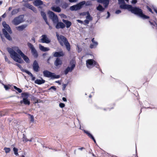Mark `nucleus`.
I'll use <instances>...</instances> for the list:
<instances>
[{
	"mask_svg": "<svg viewBox=\"0 0 157 157\" xmlns=\"http://www.w3.org/2000/svg\"><path fill=\"white\" fill-rule=\"evenodd\" d=\"M7 50L10 54L11 58L14 61L19 63H22L23 62L20 55L15 52L13 49L7 48Z\"/></svg>",
	"mask_w": 157,
	"mask_h": 157,
	"instance_id": "nucleus-1",
	"label": "nucleus"
},
{
	"mask_svg": "<svg viewBox=\"0 0 157 157\" xmlns=\"http://www.w3.org/2000/svg\"><path fill=\"white\" fill-rule=\"evenodd\" d=\"M132 13L136 14L143 19H148V16H147L143 13L142 10L138 7H133L131 6L130 11Z\"/></svg>",
	"mask_w": 157,
	"mask_h": 157,
	"instance_id": "nucleus-2",
	"label": "nucleus"
},
{
	"mask_svg": "<svg viewBox=\"0 0 157 157\" xmlns=\"http://www.w3.org/2000/svg\"><path fill=\"white\" fill-rule=\"evenodd\" d=\"M44 76L47 78H51V79L58 78L60 77L59 75H56L54 73L50 72L47 70H44L43 72Z\"/></svg>",
	"mask_w": 157,
	"mask_h": 157,
	"instance_id": "nucleus-3",
	"label": "nucleus"
},
{
	"mask_svg": "<svg viewBox=\"0 0 157 157\" xmlns=\"http://www.w3.org/2000/svg\"><path fill=\"white\" fill-rule=\"evenodd\" d=\"M23 100H21L20 103L21 105L24 104L25 105H29L30 104V101L28 99L29 94L27 93H22L21 94Z\"/></svg>",
	"mask_w": 157,
	"mask_h": 157,
	"instance_id": "nucleus-4",
	"label": "nucleus"
},
{
	"mask_svg": "<svg viewBox=\"0 0 157 157\" xmlns=\"http://www.w3.org/2000/svg\"><path fill=\"white\" fill-rule=\"evenodd\" d=\"M86 65L87 67L91 68L94 66L99 68V66L98 64L93 59H89L86 61Z\"/></svg>",
	"mask_w": 157,
	"mask_h": 157,
	"instance_id": "nucleus-5",
	"label": "nucleus"
},
{
	"mask_svg": "<svg viewBox=\"0 0 157 157\" xmlns=\"http://www.w3.org/2000/svg\"><path fill=\"white\" fill-rule=\"evenodd\" d=\"M24 16L20 15L15 17L12 21V23L15 25H17L24 21Z\"/></svg>",
	"mask_w": 157,
	"mask_h": 157,
	"instance_id": "nucleus-6",
	"label": "nucleus"
},
{
	"mask_svg": "<svg viewBox=\"0 0 157 157\" xmlns=\"http://www.w3.org/2000/svg\"><path fill=\"white\" fill-rule=\"evenodd\" d=\"M86 3L85 1L80 2L76 5H73L70 7V9L71 11L77 10L80 9L83 5H84Z\"/></svg>",
	"mask_w": 157,
	"mask_h": 157,
	"instance_id": "nucleus-7",
	"label": "nucleus"
},
{
	"mask_svg": "<svg viewBox=\"0 0 157 157\" xmlns=\"http://www.w3.org/2000/svg\"><path fill=\"white\" fill-rule=\"evenodd\" d=\"M49 18L52 20L54 23H56L58 21V18L57 15L53 12L49 11L48 12Z\"/></svg>",
	"mask_w": 157,
	"mask_h": 157,
	"instance_id": "nucleus-8",
	"label": "nucleus"
},
{
	"mask_svg": "<svg viewBox=\"0 0 157 157\" xmlns=\"http://www.w3.org/2000/svg\"><path fill=\"white\" fill-rule=\"evenodd\" d=\"M27 45L28 47L31 49V53L33 56L36 58L38 56V54L33 45L29 42H28Z\"/></svg>",
	"mask_w": 157,
	"mask_h": 157,
	"instance_id": "nucleus-9",
	"label": "nucleus"
},
{
	"mask_svg": "<svg viewBox=\"0 0 157 157\" xmlns=\"http://www.w3.org/2000/svg\"><path fill=\"white\" fill-rule=\"evenodd\" d=\"M70 64L71 65V67H67L64 71V74L65 75H67L69 72H71L75 67V62L74 60L71 61Z\"/></svg>",
	"mask_w": 157,
	"mask_h": 157,
	"instance_id": "nucleus-10",
	"label": "nucleus"
},
{
	"mask_svg": "<svg viewBox=\"0 0 157 157\" xmlns=\"http://www.w3.org/2000/svg\"><path fill=\"white\" fill-rule=\"evenodd\" d=\"M56 36L58 40L60 43V45L63 46V44L66 42L67 40L66 38L64 36L62 35H60V36L57 33Z\"/></svg>",
	"mask_w": 157,
	"mask_h": 157,
	"instance_id": "nucleus-11",
	"label": "nucleus"
},
{
	"mask_svg": "<svg viewBox=\"0 0 157 157\" xmlns=\"http://www.w3.org/2000/svg\"><path fill=\"white\" fill-rule=\"evenodd\" d=\"M16 52L21 56L26 63H29L30 62L29 59V58L25 56L20 50L18 49L16 50Z\"/></svg>",
	"mask_w": 157,
	"mask_h": 157,
	"instance_id": "nucleus-12",
	"label": "nucleus"
},
{
	"mask_svg": "<svg viewBox=\"0 0 157 157\" xmlns=\"http://www.w3.org/2000/svg\"><path fill=\"white\" fill-rule=\"evenodd\" d=\"M41 38L39 40V42L42 43L48 44L51 42V40L46 35H43L41 36Z\"/></svg>",
	"mask_w": 157,
	"mask_h": 157,
	"instance_id": "nucleus-13",
	"label": "nucleus"
},
{
	"mask_svg": "<svg viewBox=\"0 0 157 157\" xmlns=\"http://www.w3.org/2000/svg\"><path fill=\"white\" fill-rule=\"evenodd\" d=\"M110 0H97V2L99 3L103 4L105 8H107L109 4Z\"/></svg>",
	"mask_w": 157,
	"mask_h": 157,
	"instance_id": "nucleus-14",
	"label": "nucleus"
},
{
	"mask_svg": "<svg viewBox=\"0 0 157 157\" xmlns=\"http://www.w3.org/2000/svg\"><path fill=\"white\" fill-rule=\"evenodd\" d=\"M24 6L27 8L31 9L35 13H36L37 12V10L34 7L29 3L25 4Z\"/></svg>",
	"mask_w": 157,
	"mask_h": 157,
	"instance_id": "nucleus-15",
	"label": "nucleus"
},
{
	"mask_svg": "<svg viewBox=\"0 0 157 157\" xmlns=\"http://www.w3.org/2000/svg\"><path fill=\"white\" fill-rule=\"evenodd\" d=\"M33 70L36 72H38L39 71V67L38 64L36 60H35L33 65Z\"/></svg>",
	"mask_w": 157,
	"mask_h": 157,
	"instance_id": "nucleus-16",
	"label": "nucleus"
},
{
	"mask_svg": "<svg viewBox=\"0 0 157 157\" xmlns=\"http://www.w3.org/2000/svg\"><path fill=\"white\" fill-rule=\"evenodd\" d=\"M2 25L3 27L5 28V29L6 30L10 33H12L11 30L9 25L6 24L5 21H4L2 23Z\"/></svg>",
	"mask_w": 157,
	"mask_h": 157,
	"instance_id": "nucleus-17",
	"label": "nucleus"
},
{
	"mask_svg": "<svg viewBox=\"0 0 157 157\" xmlns=\"http://www.w3.org/2000/svg\"><path fill=\"white\" fill-rule=\"evenodd\" d=\"M2 31L5 37L8 40H11L12 39V38L10 35L8 34L6 30L5 29H3Z\"/></svg>",
	"mask_w": 157,
	"mask_h": 157,
	"instance_id": "nucleus-18",
	"label": "nucleus"
},
{
	"mask_svg": "<svg viewBox=\"0 0 157 157\" xmlns=\"http://www.w3.org/2000/svg\"><path fill=\"white\" fill-rule=\"evenodd\" d=\"M131 5L128 4H122L120 5V8L122 9H127L129 11H130V10L131 7Z\"/></svg>",
	"mask_w": 157,
	"mask_h": 157,
	"instance_id": "nucleus-19",
	"label": "nucleus"
},
{
	"mask_svg": "<svg viewBox=\"0 0 157 157\" xmlns=\"http://www.w3.org/2000/svg\"><path fill=\"white\" fill-rule=\"evenodd\" d=\"M91 41L93 43L90 45V48H96L98 45V43L97 41H95L94 40V38H93Z\"/></svg>",
	"mask_w": 157,
	"mask_h": 157,
	"instance_id": "nucleus-20",
	"label": "nucleus"
},
{
	"mask_svg": "<svg viewBox=\"0 0 157 157\" xmlns=\"http://www.w3.org/2000/svg\"><path fill=\"white\" fill-rule=\"evenodd\" d=\"M53 56L55 57H60V56H63L64 55V53L62 51L53 52Z\"/></svg>",
	"mask_w": 157,
	"mask_h": 157,
	"instance_id": "nucleus-21",
	"label": "nucleus"
},
{
	"mask_svg": "<svg viewBox=\"0 0 157 157\" xmlns=\"http://www.w3.org/2000/svg\"><path fill=\"white\" fill-rule=\"evenodd\" d=\"M56 26V27L57 29L59 28L63 29L65 27V25L62 22H58Z\"/></svg>",
	"mask_w": 157,
	"mask_h": 157,
	"instance_id": "nucleus-22",
	"label": "nucleus"
},
{
	"mask_svg": "<svg viewBox=\"0 0 157 157\" xmlns=\"http://www.w3.org/2000/svg\"><path fill=\"white\" fill-rule=\"evenodd\" d=\"M40 13L42 17L46 22V24L48 25H49V23L47 21V19L45 13L44 12L41 11L40 12Z\"/></svg>",
	"mask_w": 157,
	"mask_h": 157,
	"instance_id": "nucleus-23",
	"label": "nucleus"
},
{
	"mask_svg": "<svg viewBox=\"0 0 157 157\" xmlns=\"http://www.w3.org/2000/svg\"><path fill=\"white\" fill-rule=\"evenodd\" d=\"M62 63V62L60 59L57 58L55 61L54 64L56 66L61 65Z\"/></svg>",
	"mask_w": 157,
	"mask_h": 157,
	"instance_id": "nucleus-24",
	"label": "nucleus"
},
{
	"mask_svg": "<svg viewBox=\"0 0 157 157\" xmlns=\"http://www.w3.org/2000/svg\"><path fill=\"white\" fill-rule=\"evenodd\" d=\"M33 4L36 6H39L43 4V2L40 0H36L33 2Z\"/></svg>",
	"mask_w": 157,
	"mask_h": 157,
	"instance_id": "nucleus-25",
	"label": "nucleus"
},
{
	"mask_svg": "<svg viewBox=\"0 0 157 157\" xmlns=\"http://www.w3.org/2000/svg\"><path fill=\"white\" fill-rule=\"evenodd\" d=\"M39 48L41 51L43 52H46L50 50V49L49 48L44 47L40 44H39Z\"/></svg>",
	"mask_w": 157,
	"mask_h": 157,
	"instance_id": "nucleus-26",
	"label": "nucleus"
},
{
	"mask_svg": "<svg viewBox=\"0 0 157 157\" xmlns=\"http://www.w3.org/2000/svg\"><path fill=\"white\" fill-rule=\"evenodd\" d=\"M45 80L43 79L42 78H41V79H37L35 81V83L36 84L40 85L44 83Z\"/></svg>",
	"mask_w": 157,
	"mask_h": 157,
	"instance_id": "nucleus-27",
	"label": "nucleus"
},
{
	"mask_svg": "<svg viewBox=\"0 0 157 157\" xmlns=\"http://www.w3.org/2000/svg\"><path fill=\"white\" fill-rule=\"evenodd\" d=\"M52 10L55 12L59 13L61 11L60 8L59 6H52L51 7Z\"/></svg>",
	"mask_w": 157,
	"mask_h": 157,
	"instance_id": "nucleus-28",
	"label": "nucleus"
},
{
	"mask_svg": "<svg viewBox=\"0 0 157 157\" xmlns=\"http://www.w3.org/2000/svg\"><path fill=\"white\" fill-rule=\"evenodd\" d=\"M62 21L66 24L67 28H69L71 25V23L69 21L63 19Z\"/></svg>",
	"mask_w": 157,
	"mask_h": 157,
	"instance_id": "nucleus-29",
	"label": "nucleus"
},
{
	"mask_svg": "<svg viewBox=\"0 0 157 157\" xmlns=\"http://www.w3.org/2000/svg\"><path fill=\"white\" fill-rule=\"evenodd\" d=\"M84 132L86 134L88 135V136H89L94 140V142L95 143H96V141L95 139H94V138L90 133L88 131L86 130H84Z\"/></svg>",
	"mask_w": 157,
	"mask_h": 157,
	"instance_id": "nucleus-30",
	"label": "nucleus"
},
{
	"mask_svg": "<svg viewBox=\"0 0 157 157\" xmlns=\"http://www.w3.org/2000/svg\"><path fill=\"white\" fill-rule=\"evenodd\" d=\"M27 26V25H22L16 27L17 29L19 31H21L23 30Z\"/></svg>",
	"mask_w": 157,
	"mask_h": 157,
	"instance_id": "nucleus-31",
	"label": "nucleus"
},
{
	"mask_svg": "<svg viewBox=\"0 0 157 157\" xmlns=\"http://www.w3.org/2000/svg\"><path fill=\"white\" fill-rule=\"evenodd\" d=\"M25 72L28 75H29L31 78L32 80L33 81H34L35 80L36 78L35 77L33 76V74L30 72H29L28 71H25Z\"/></svg>",
	"mask_w": 157,
	"mask_h": 157,
	"instance_id": "nucleus-32",
	"label": "nucleus"
},
{
	"mask_svg": "<svg viewBox=\"0 0 157 157\" xmlns=\"http://www.w3.org/2000/svg\"><path fill=\"white\" fill-rule=\"evenodd\" d=\"M97 10L101 11L103 12L105 10V8H103L101 5L99 4L98 6L97 7Z\"/></svg>",
	"mask_w": 157,
	"mask_h": 157,
	"instance_id": "nucleus-33",
	"label": "nucleus"
},
{
	"mask_svg": "<svg viewBox=\"0 0 157 157\" xmlns=\"http://www.w3.org/2000/svg\"><path fill=\"white\" fill-rule=\"evenodd\" d=\"M65 45L68 51H70L71 49V47L69 43L68 42V41H67L66 42H65L64 44Z\"/></svg>",
	"mask_w": 157,
	"mask_h": 157,
	"instance_id": "nucleus-34",
	"label": "nucleus"
},
{
	"mask_svg": "<svg viewBox=\"0 0 157 157\" xmlns=\"http://www.w3.org/2000/svg\"><path fill=\"white\" fill-rule=\"evenodd\" d=\"M19 11V9H14L12 10L11 13L12 15H13L17 13Z\"/></svg>",
	"mask_w": 157,
	"mask_h": 157,
	"instance_id": "nucleus-35",
	"label": "nucleus"
},
{
	"mask_svg": "<svg viewBox=\"0 0 157 157\" xmlns=\"http://www.w3.org/2000/svg\"><path fill=\"white\" fill-rule=\"evenodd\" d=\"M87 15L86 17V18L87 20H88L89 21H92V17L90 16V14L89 12L87 13Z\"/></svg>",
	"mask_w": 157,
	"mask_h": 157,
	"instance_id": "nucleus-36",
	"label": "nucleus"
},
{
	"mask_svg": "<svg viewBox=\"0 0 157 157\" xmlns=\"http://www.w3.org/2000/svg\"><path fill=\"white\" fill-rule=\"evenodd\" d=\"M15 65H16V66H17V67H18L19 68L21 69V71H23L24 72H25V71H27V70L24 69L19 64L16 63L15 64Z\"/></svg>",
	"mask_w": 157,
	"mask_h": 157,
	"instance_id": "nucleus-37",
	"label": "nucleus"
},
{
	"mask_svg": "<svg viewBox=\"0 0 157 157\" xmlns=\"http://www.w3.org/2000/svg\"><path fill=\"white\" fill-rule=\"evenodd\" d=\"M18 149L16 147H14L13 148V151L14 152V154L16 155H18Z\"/></svg>",
	"mask_w": 157,
	"mask_h": 157,
	"instance_id": "nucleus-38",
	"label": "nucleus"
},
{
	"mask_svg": "<svg viewBox=\"0 0 157 157\" xmlns=\"http://www.w3.org/2000/svg\"><path fill=\"white\" fill-rule=\"evenodd\" d=\"M68 6V5L66 2L63 3L62 5V8L64 9H66Z\"/></svg>",
	"mask_w": 157,
	"mask_h": 157,
	"instance_id": "nucleus-39",
	"label": "nucleus"
},
{
	"mask_svg": "<svg viewBox=\"0 0 157 157\" xmlns=\"http://www.w3.org/2000/svg\"><path fill=\"white\" fill-rule=\"evenodd\" d=\"M13 87L16 90H17L19 93H21L22 92V90L20 89L17 88L15 86H14Z\"/></svg>",
	"mask_w": 157,
	"mask_h": 157,
	"instance_id": "nucleus-40",
	"label": "nucleus"
},
{
	"mask_svg": "<svg viewBox=\"0 0 157 157\" xmlns=\"http://www.w3.org/2000/svg\"><path fill=\"white\" fill-rule=\"evenodd\" d=\"M4 150H5V152L6 153H7L10 152V148L5 147L4 148Z\"/></svg>",
	"mask_w": 157,
	"mask_h": 157,
	"instance_id": "nucleus-41",
	"label": "nucleus"
},
{
	"mask_svg": "<svg viewBox=\"0 0 157 157\" xmlns=\"http://www.w3.org/2000/svg\"><path fill=\"white\" fill-rule=\"evenodd\" d=\"M4 58L5 61L6 62H7L9 64H10L11 63V62L9 60V59L6 56H4Z\"/></svg>",
	"mask_w": 157,
	"mask_h": 157,
	"instance_id": "nucleus-42",
	"label": "nucleus"
},
{
	"mask_svg": "<svg viewBox=\"0 0 157 157\" xmlns=\"http://www.w3.org/2000/svg\"><path fill=\"white\" fill-rule=\"evenodd\" d=\"M28 115L30 117V121L32 122H33L34 121V118L33 116V115H31L29 114H28Z\"/></svg>",
	"mask_w": 157,
	"mask_h": 157,
	"instance_id": "nucleus-43",
	"label": "nucleus"
},
{
	"mask_svg": "<svg viewBox=\"0 0 157 157\" xmlns=\"http://www.w3.org/2000/svg\"><path fill=\"white\" fill-rule=\"evenodd\" d=\"M23 135V140L24 141H25L26 142L28 141L29 140L27 139V138H26V136L24 134Z\"/></svg>",
	"mask_w": 157,
	"mask_h": 157,
	"instance_id": "nucleus-44",
	"label": "nucleus"
},
{
	"mask_svg": "<svg viewBox=\"0 0 157 157\" xmlns=\"http://www.w3.org/2000/svg\"><path fill=\"white\" fill-rule=\"evenodd\" d=\"M60 15L62 18H63L65 19L67 18V16L64 14H61Z\"/></svg>",
	"mask_w": 157,
	"mask_h": 157,
	"instance_id": "nucleus-45",
	"label": "nucleus"
},
{
	"mask_svg": "<svg viewBox=\"0 0 157 157\" xmlns=\"http://www.w3.org/2000/svg\"><path fill=\"white\" fill-rule=\"evenodd\" d=\"M59 106L61 108H63L65 106V105L64 103H60L59 104Z\"/></svg>",
	"mask_w": 157,
	"mask_h": 157,
	"instance_id": "nucleus-46",
	"label": "nucleus"
},
{
	"mask_svg": "<svg viewBox=\"0 0 157 157\" xmlns=\"http://www.w3.org/2000/svg\"><path fill=\"white\" fill-rule=\"evenodd\" d=\"M85 23H83L84 25H86V24H88L89 23V21L87 19L85 20L84 21Z\"/></svg>",
	"mask_w": 157,
	"mask_h": 157,
	"instance_id": "nucleus-47",
	"label": "nucleus"
},
{
	"mask_svg": "<svg viewBox=\"0 0 157 157\" xmlns=\"http://www.w3.org/2000/svg\"><path fill=\"white\" fill-rule=\"evenodd\" d=\"M119 4H124V0H118Z\"/></svg>",
	"mask_w": 157,
	"mask_h": 157,
	"instance_id": "nucleus-48",
	"label": "nucleus"
},
{
	"mask_svg": "<svg viewBox=\"0 0 157 157\" xmlns=\"http://www.w3.org/2000/svg\"><path fill=\"white\" fill-rule=\"evenodd\" d=\"M77 47L78 48V52H80L82 50V49L81 48H80L78 45H77Z\"/></svg>",
	"mask_w": 157,
	"mask_h": 157,
	"instance_id": "nucleus-49",
	"label": "nucleus"
},
{
	"mask_svg": "<svg viewBox=\"0 0 157 157\" xmlns=\"http://www.w3.org/2000/svg\"><path fill=\"white\" fill-rule=\"evenodd\" d=\"M68 1L71 3L76 2L78 0H68Z\"/></svg>",
	"mask_w": 157,
	"mask_h": 157,
	"instance_id": "nucleus-50",
	"label": "nucleus"
},
{
	"mask_svg": "<svg viewBox=\"0 0 157 157\" xmlns=\"http://www.w3.org/2000/svg\"><path fill=\"white\" fill-rule=\"evenodd\" d=\"M137 2V0H132V3L133 4H135Z\"/></svg>",
	"mask_w": 157,
	"mask_h": 157,
	"instance_id": "nucleus-51",
	"label": "nucleus"
},
{
	"mask_svg": "<svg viewBox=\"0 0 157 157\" xmlns=\"http://www.w3.org/2000/svg\"><path fill=\"white\" fill-rule=\"evenodd\" d=\"M52 89H53V90H56V89L55 86H51L50 87V88L49 89V90H51Z\"/></svg>",
	"mask_w": 157,
	"mask_h": 157,
	"instance_id": "nucleus-52",
	"label": "nucleus"
},
{
	"mask_svg": "<svg viewBox=\"0 0 157 157\" xmlns=\"http://www.w3.org/2000/svg\"><path fill=\"white\" fill-rule=\"evenodd\" d=\"M121 12V11L120 10H117L116 11L115 13L116 14H118L120 13Z\"/></svg>",
	"mask_w": 157,
	"mask_h": 157,
	"instance_id": "nucleus-53",
	"label": "nucleus"
},
{
	"mask_svg": "<svg viewBox=\"0 0 157 157\" xmlns=\"http://www.w3.org/2000/svg\"><path fill=\"white\" fill-rule=\"evenodd\" d=\"M5 115V113H3L2 112H0V117L4 116Z\"/></svg>",
	"mask_w": 157,
	"mask_h": 157,
	"instance_id": "nucleus-54",
	"label": "nucleus"
},
{
	"mask_svg": "<svg viewBox=\"0 0 157 157\" xmlns=\"http://www.w3.org/2000/svg\"><path fill=\"white\" fill-rule=\"evenodd\" d=\"M77 21L78 22V23H81V24H83V22L82 21H81L80 20H77Z\"/></svg>",
	"mask_w": 157,
	"mask_h": 157,
	"instance_id": "nucleus-55",
	"label": "nucleus"
},
{
	"mask_svg": "<svg viewBox=\"0 0 157 157\" xmlns=\"http://www.w3.org/2000/svg\"><path fill=\"white\" fill-rule=\"evenodd\" d=\"M31 98V100H33V101H36V98L34 97V96H32Z\"/></svg>",
	"mask_w": 157,
	"mask_h": 157,
	"instance_id": "nucleus-56",
	"label": "nucleus"
},
{
	"mask_svg": "<svg viewBox=\"0 0 157 157\" xmlns=\"http://www.w3.org/2000/svg\"><path fill=\"white\" fill-rule=\"evenodd\" d=\"M4 87L5 89L6 90H7L8 89H9V87L6 85H4Z\"/></svg>",
	"mask_w": 157,
	"mask_h": 157,
	"instance_id": "nucleus-57",
	"label": "nucleus"
},
{
	"mask_svg": "<svg viewBox=\"0 0 157 157\" xmlns=\"http://www.w3.org/2000/svg\"><path fill=\"white\" fill-rule=\"evenodd\" d=\"M67 85L66 84H64L63 85V90H64L67 86Z\"/></svg>",
	"mask_w": 157,
	"mask_h": 157,
	"instance_id": "nucleus-58",
	"label": "nucleus"
},
{
	"mask_svg": "<svg viewBox=\"0 0 157 157\" xmlns=\"http://www.w3.org/2000/svg\"><path fill=\"white\" fill-rule=\"evenodd\" d=\"M147 9H148V10H149V11L151 12V13H152V10L151 9V8H150L149 7H148V6H147Z\"/></svg>",
	"mask_w": 157,
	"mask_h": 157,
	"instance_id": "nucleus-59",
	"label": "nucleus"
},
{
	"mask_svg": "<svg viewBox=\"0 0 157 157\" xmlns=\"http://www.w3.org/2000/svg\"><path fill=\"white\" fill-rule=\"evenodd\" d=\"M1 38L2 39V40L4 42L5 41V39L2 36V35H1Z\"/></svg>",
	"mask_w": 157,
	"mask_h": 157,
	"instance_id": "nucleus-60",
	"label": "nucleus"
},
{
	"mask_svg": "<svg viewBox=\"0 0 157 157\" xmlns=\"http://www.w3.org/2000/svg\"><path fill=\"white\" fill-rule=\"evenodd\" d=\"M6 13H5L3 15H2V17L3 18H4L5 17H6Z\"/></svg>",
	"mask_w": 157,
	"mask_h": 157,
	"instance_id": "nucleus-61",
	"label": "nucleus"
},
{
	"mask_svg": "<svg viewBox=\"0 0 157 157\" xmlns=\"http://www.w3.org/2000/svg\"><path fill=\"white\" fill-rule=\"evenodd\" d=\"M62 99H63V101H67V99H66V98H65L64 97H63L62 98Z\"/></svg>",
	"mask_w": 157,
	"mask_h": 157,
	"instance_id": "nucleus-62",
	"label": "nucleus"
},
{
	"mask_svg": "<svg viewBox=\"0 0 157 157\" xmlns=\"http://www.w3.org/2000/svg\"><path fill=\"white\" fill-rule=\"evenodd\" d=\"M107 13L108 14V16L107 18H108L110 16V14L109 13V12H107Z\"/></svg>",
	"mask_w": 157,
	"mask_h": 157,
	"instance_id": "nucleus-63",
	"label": "nucleus"
},
{
	"mask_svg": "<svg viewBox=\"0 0 157 157\" xmlns=\"http://www.w3.org/2000/svg\"><path fill=\"white\" fill-rule=\"evenodd\" d=\"M32 40L33 41L34 43H35V39L34 37H33L32 39Z\"/></svg>",
	"mask_w": 157,
	"mask_h": 157,
	"instance_id": "nucleus-64",
	"label": "nucleus"
}]
</instances>
